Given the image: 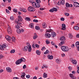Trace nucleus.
Returning <instances> with one entry per match:
<instances>
[{
  "label": "nucleus",
  "instance_id": "nucleus-1",
  "mask_svg": "<svg viewBox=\"0 0 79 79\" xmlns=\"http://www.w3.org/2000/svg\"><path fill=\"white\" fill-rule=\"evenodd\" d=\"M36 2L37 3V4L36 3L34 2H32L31 1H30V3H31L33 7L35 8H40V3L41 1L40 0H35Z\"/></svg>",
  "mask_w": 79,
  "mask_h": 79
},
{
  "label": "nucleus",
  "instance_id": "nucleus-2",
  "mask_svg": "<svg viewBox=\"0 0 79 79\" xmlns=\"http://www.w3.org/2000/svg\"><path fill=\"white\" fill-rule=\"evenodd\" d=\"M61 48L62 51L65 52H68V51H69V48H68V47L65 46H62L61 47Z\"/></svg>",
  "mask_w": 79,
  "mask_h": 79
},
{
  "label": "nucleus",
  "instance_id": "nucleus-3",
  "mask_svg": "<svg viewBox=\"0 0 79 79\" xmlns=\"http://www.w3.org/2000/svg\"><path fill=\"white\" fill-rule=\"evenodd\" d=\"M6 48V44H3L2 45H0V50H4Z\"/></svg>",
  "mask_w": 79,
  "mask_h": 79
},
{
  "label": "nucleus",
  "instance_id": "nucleus-4",
  "mask_svg": "<svg viewBox=\"0 0 79 79\" xmlns=\"http://www.w3.org/2000/svg\"><path fill=\"white\" fill-rule=\"evenodd\" d=\"M7 32L9 34H12V29L11 27L8 26L7 29Z\"/></svg>",
  "mask_w": 79,
  "mask_h": 79
},
{
  "label": "nucleus",
  "instance_id": "nucleus-5",
  "mask_svg": "<svg viewBox=\"0 0 79 79\" xmlns=\"http://www.w3.org/2000/svg\"><path fill=\"white\" fill-rule=\"evenodd\" d=\"M28 10L29 11H30V12H32V11H34L35 9L32 6L29 7L28 8Z\"/></svg>",
  "mask_w": 79,
  "mask_h": 79
},
{
  "label": "nucleus",
  "instance_id": "nucleus-6",
  "mask_svg": "<svg viewBox=\"0 0 79 79\" xmlns=\"http://www.w3.org/2000/svg\"><path fill=\"white\" fill-rule=\"evenodd\" d=\"M27 45L28 46V50L29 52H31L32 51V48H31V46L30 45L29 43H27Z\"/></svg>",
  "mask_w": 79,
  "mask_h": 79
},
{
  "label": "nucleus",
  "instance_id": "nucleus-7",
  "mask_svg": "<svg viewBox=\"0 0 79 79\" xmlns=\"http://www.w3.org/2000/svg\"><path fill=\"white\" fill-rule=\"evenodd\" d=\"M17 32L19 34H20L21 32H24V29L21 28V29H17L16 30Z\"/></svg>",
  "mask_w": 79,
  "mask_h": 79
},
{
  "label": "nucleus",
  "instance_id": "nucleus-8",
  "mask_svg": "<svg viewBox=\"0 0 79 79\" xmlns=\"http://www.w3.org/2000/svg\"><path fill=\"white\" fill-rule=\"evenodd\" d=\"M65 2H64V0H60V1L58 2V5H64Z\"/></svg>",
  "mask_w": 79,
  "mask_h": 79
},
{
  "label": "nucleus",
  "instance_id": "nucleus-9",
  "mask_svg": "<svg viewBox=\"0 0 79 79\" xmlns=\"http://www.w3.org/2000/svg\"><path fill=\"white\" fill-rule=\"evenodd\" d=\"M79 4L77 2H74L73 3V6H74V7H76V8H78L79 7Z\"/></svg>",
  "mask_w": 79,
  "mask_h": 79
},
{
  "label": "nucleus",
  "instance_id": "nucleus-10",
  "mask_svg": "<svg viewBox=\"0 0 79 79\" xmlns=\"http://www.w3.org/2000/svg\"><path fill=\"white\" fill-rule=\"evenodd\" d=\"M6 39L7 40V41H8L9 42V41H10L11 40V37L10 36L8 35H7L6 36Z\"/></svg>",
  "mask_w": 79,
  "mask_h": 79
},
{
  "label": "nucleus",
  "instance_id": "nucleus-11",
  "mask_svg": "<svg viewBox=\"0 0 79 79\" xmlns=\"http://www.w3.org/2000/svg\"><path fill=\"white\" fill-rule=\"evenodd\" d=\"M69 76L71 77V79H76L77 78L76 77L74 76L72 73L69 74Z\"/></svg>",
  "mask_w": 79,
  "mask_h": 79
},
{
  "label": "nucleus",
  "instance_id": "nucleus-12",
  "mask_svg": "<svg viewBox=\"0 0 79 79\" xmlns=\"http://www.w3.org/2000/svg\"><path fill=\"white\" fill-rule=\"evenodd\" d=\"M56 35V34L54 32H51V35L52 37H55Z\"/></svg>",
  "mask_w": 79,
  "mask_h": 79
},
{
  "label": "nucleus",
  "instance_id": "nucleus-13",
  "mask_svg": "<svg viewBox=\"0 0 79 79\" xmlns=\"http://www.w3.org/2000/svg\"><path fill=\"white\" fill-rule=\"evenodd\" d=\"M22 50L23 52H27L28 50V47L26 46H25L24 48H22Z\"/></svg>",
  "mask_w": 79,
  "mask_h": 79
},
{
  "label": "nucleus",
  "instance_id": "nucleus-14",
  "mask_svg": "<svg viewBox=\"0 0 79 79\" xmlns=\"http://www.w3.org/2000/svg\"><path fill=\"white\" fill-rule=\"evenodd\" d=\"M26 75V73H24V72L23 73H22V75L21 76V78H22V79H25V77Z\"/></svg>",
  "mask_w": 79,
  "mask_h": 79
},
{
  "label": "nucleus",
  "instance_id": "nucleus-15",
  "mask_svg": "<svg viewBox=\"0 0 79 79\" xmlns=\"http://www.w3.org/2000/svg\"><path fill=\"white\" fill-rule=\"evenodd\" d=\"M18 18H19V19L17 20V21H23V18H22V17H21V16H18Z\"/></svg>",
  "mask_w": 79,
  "mask_h": 79
},
{
  "label": "nucleus",
  "instance_id": "nucleus-16",
  "mask_svg": "<svg viewBox=\"0 0 79 79\" xmlns=\"http://www.w3.org/2000/svg\"><path fill=\"white\" fill-rule=\"evenodd\" d=\"M62 30H66V25L65 24H62Z\"/></svg>",
  "mask_w": 79,
  "mask_h": 79
},
{
  "label": "nucleus",
  "instance_id": "nucleus-17",
  "mask_svg": "<svg viewBox=\"0 0 79 79\" xmlns=\"http://www.w3.org/2000/svg\"><path fill=\"white\" fill-rule=\"evenodd\" d=\"M45 37L46 38H50L51 37V35L49 33H46L45 34Z\"/></svg>",
  "mask_w": 79,
  "mask_h": 79
},
{
  "label": "nucleus",
  "instance_id": "nucleus-18",
  "mask_svg": "<svg viewBox=\"0 0 79 79\" xmlns=\"http://www.w3.org/2000/svg\"><path fill=\"white\" fill-rule=\"evenodd\" d=\"M6 70L7 72L9 73H11V69L10 67H7L6 68Z\"/></svg>",
  "mask_w": 79,
  "mask_h": 79
},
{
  "label": "nucleus",
  "instance_id": "nucleus-19",
  "mask_svg": "<svg viewBox=\"0 0 79 79\" xmlns=\"http://www.w3.org/2000/svg\"><path fill=\"white\" fill-rule=\"evenodd\" d=\"M15 63L16 64H21V60L20 59L17 60L15 62Z\"/></svg>",
  "mask_w": 79,
  "mask_h": 79
},
{
  "label": "nucleus",
  "instance_id": "nucleus-20",
  "mask_svg": "<svg viewBox=\"0 0 79 79\" xmlns=\"http://www.w3.org/2000/svg\"><path fill=\"white\" fill-rule=\"evenodd\" d=\"M72 62L73 63V64H77V61L76 60H73L72 61Z\"/></svg>",
  "mask_w": 79,
  "mask_h": 79
},
{
  "label": "nucleus",
  "instance_id": "nucleus-21",
  "mask_svg": "<svg viewBox=\"0 0 79 79\" xmlns=\"http://www.w3.org/2000/svg\"><path fill=\"white\" fill-rule=\"evenodd\" d=\"M30 27L32 29H34V24L33 23H31L29 25Z\"/></svg>",
  "mask_w": 79,
  "mask_h": 79
},
{
  "label": "nucleus",
  "instance_id": "nucleus-22",
  "mask_svg": "<svg viewBox=\"0 0 79 79\" xmlns=\"http://www.w3.org/2000/svg\"><path fill=\"white\" fill-rule=\"evenodd\" d=\"M20 61H21V62L22 63V62H25L26 61V60L24 58L22 57L21 58V59H20Z\"/></svg>",
  "mask_w": 79,
  "mask_h": 79
},
{
  "label": "nucleus",
  "instance_id": "nucleus-23",
  "mask_svg": "<svg viewBox=\"0 0 79 79\" xmlns=\"http://www.w3.org/2000/svg\"><path fill=\"white\" fill-rule=\"evenodd\" d=\"M20 26H21V25L18 24L16 25L15 26V27L16 29H19V28H20Z\"/></svg>",
  "mask_w": 79,
  "mask_h": 79
},
{
  "label": "nucleus",
  "instance_id": "nucleus-24",
  "mask_svg": "<svg viewBox=\"0 0 79 79\" xmlns=\"http://www.w3.org/2000/svg\"><path fill=\"white\" fill-rule=\"evenodd\" d=\"M60 40L62 41V42L63 41L64 42V41L65 40V37L64 36H62L61 37Z\"/></svg>",
  "mask_w": 79,
  "mask_h": 79
},
{
  "label": "nucleus",
  "instance_id": "nucleus-25",
  "mask_svg": "<svg viewBox=\"0 0 79 79\" xmlns=\"http://www.w3.org/2000/svg\"><path fill=\"white\" fill-rule=\"evenodd\" d=\"M15 22L16 23H17V24H19V25H20V24H22V23H20V22L19 23V21H18V20L17 19L15 20Z\"/></svg>",
  "mask_w": 79,
  "mask_h": 79
},
{
  "label": "nucleus",
  "instance_id": "nucleus-26",
  "mask_svg": "<svg viewBox=\"0 0 79 79\" xmlns=\"http://www.w3.org/2000/svg\"><path fill=\"white\" fill-rule=\"evenodd\" d=\"M38 37V36L37 35L36 33H35L34 34V35L33 37V39H36V38H37Z\"/></svg>",
  "mask_w": 79,
  "mask_h": 79
},
{
  "label": "nucleus",
  "instance_id": "nucleus-27",
  "mask_svg": "<svg viewBox=\"0 0 79 79\" xmlns=\"http://www.w3.org/2000/svg\"><path fill=\"white\" fill-rule=\"evenodd\" d=\"M65 5L67 8H69V7H70V5L69 3L67 2L65 3Z\"/></svg>",
  "mask_w": 79,
  "mask_h": 79
},
{
  "label": "nucleus",
  "instance_id": "nucleus-28",
  "mask_svg": "<svg viewBox=\"0 0 79 79\" xmlns=\"http://www.w3.org/2000/svg\"><path fill=\"white\" fill-rule=\"evenodd\" d=\"M43 76L44 78H46V77H47V74L44 73L43 74Z\"/></svg>",
  "mask_w": 79,
  "mask_h": 79
},
{
  "label": "nucleus",
  "instance_id": "nucleus-29",
  "mask_svg": "<svg viewBox=\"0 0 79 79\" xmlns=\"http://www.w3.org/2000/svg\"><path fill=\"white\" fill-rule=\"evenodd\" d=\"M63 44H64V41H61L60 43L59 44V45L60 46H61V45H62Z\"/></svg>",
  "mask_w": 79,
  "mask_h": 79
},
{
  "label": "nucleus",
  "instance_id": "nucleus-30",
  "mask_svg": "<svg viewBox=\"0 0 79 79\" xmlns=\"http://www.w3.org/2000/svg\"><path fill=\"white\" fill-rule=\"evenodd\" d=\"M25 20L27 21H31V19L29 17H26L25 18Z\"/></svg>",
  "mask_w": 79,
  "mask_h": 79
},
{
  "label": "nucleus",
  "instance_id": "nucleus-31",
  "mask_svg": "<svg viewBox=\"0 0 79 79\" xmlns=\"http://www.w3.org/2000/svg\"><path fill=\"white\" fill-rule=\"evenodd\" d=\"M36 54L38 55H40V51L39 50H37L36 52Z\"/></svg>",
  "mask_w": 79,
  "mask_h": 79
},
{
  "label": "nucleus",
  "instance_id": "nucleus-32",
  "mask_svg": "<svg viewBox=\"0 0 79 79\" xmlns=\"http://www.w3.org/2000/svg\"><path fill=\"white\" fill-rule=\"evenodd\" d=\"M56 62L57 64H60V60L58 59H57L56 60Z\"/></svg>",
  "mask_w": 79,
  "mask_h": 79
},
{
  "label": "nucleus",
  "instance_id": "nucleus-33",
  "mask_svg": "<svg viewBox=\"0 0 79 79\" xmlns=\"http://www.w3.org/2000/svg\"><path fill=\"white\" fill-rule=\"evenodd\" d=\"M43 27L44 28H46L47 27V26H46V24L45 23H44L42 24Z\"/></svg>",
  "mask_w": 79,
  "mask_h": 79
},
{
  "label": "nucleus",
  "instance_id": "nucleus-34",
  "mask_svg": "<svg viewBox=\"0 0 79 79\" xmlns=\"http://www.w3.org/2000/svg\"><path fill=\"white\" fill-rule=\"evenodd\" d=\"M53 58V57L52 56V55L50 56L49 55V57H48V59H49L50 60H52Z\"/></svg>",
  "mask_w": 79,
  "mask_h": 79
},
{
  "label": "nucleus",
  "instance_id": "nucleus-35",
  "mask_svg": "<svg viewBox=\"0 0 79 79\" xmlns=\"http://www.w3.org/2000/svg\"><path fill=\"white\" fill-rule=\"evenodd\" d=\"M74 28L75 29V30L77 31V30H79V27H78V26H76L74 27Z\"/></svg>",
  "mask_w": 79,
  "mask_h": 79
},
{
  "label": "nucleus",
  "instance_id": "nucleus-36",
  "mask_svg": "<svg viewBox=\"0 0 79 79\" xmlns=\"http://www.w3.org/2000/svg\"><path fill=\"white\" fill-rule=\"evenodd\" d=\"M35 28L36 30H40V27L39 26H36Z\"/></svg>",
  "mask_w": 79,
  "mask_h": 79
},
{
  "label": "nucleus",
  "instance_id": "nucleus-37",
  "mask_svg": "<svg viewBox=\"0 0 79 79\" xmlns=\"http://www.w3.org/2000/svg\"><path fill=\"white\" fill-rule=\"evenodd\" d=\"M76 46L79 47V42L77 41L76 43Z\"/></svg>",
  "mask_w": 79,
  "mask_h": 79
},
{
  "label": "nucleus",
  "instance_id": "nucleus-38",
  "mask_svg": "<svg viewBox=\"0 0 79 79\" xmlns=\"http://www.w3.org/2000/svg\"><path fill=\"white\" fill-rule=\"evenodd\" d=\"M69 37L70 38V39H72L73 38V35H72V34H69Z\"/></svg>",
  "mask_w": 79,
  "mask_h": 79
},
{
  "label": "nucleus",
  "instance_id": "nucleus-39",
  "mask_svg": "<svg viewBox=\"0 0 79 79\" xmlns=\"http://www.w3.org/2000/svg\"><path fill=\"white\" fill-rule=\"evenodd\" d=\"M12 41H13V42H15V40H16V38H15L14 37H12Z\"/></svg>",
  "mask_w": 79,
  "mask_h": 79
},
{
  "label": "nucleus",
  "instance_id": "nucleus-40",
  "mask_svg": "<svg viewBox=\"0 0 79 79\" xmlns=\"http://www.w3.org/2000/svg\"><path fill=\"white\" fill-rule=\"evenodd\" d=\"M52 9L53 10V11H58V10L57 9V8H56L54 7L52 8Z\"/></svg>",
  "mask_w": 79,
  "mask_h": 79
},
{
  "label": "nucleus",
  "instance_id": "nucleus-41",
  "mask_svg": "<svg viewBox=\"0 0 79 79\" xmlns=\"http://www.w3.org/2000/svg\"><path fill=\"white\" fill-rule=\"evenodd\" d=\"M49 53V51L48 50H46V51L44 53V54H47Z\"/></svg>",
  "mask_w": 79,
  "mask_h": 79
},
{
  "label": "nucleus",
  "instance_id": "nucleus-42",
  "mask_svg": "<svg viewBox=\"0 0 79 79\" xmlns=\"http://www.w3.org/2000/svg\"><path fill=\"white\" fill-rule=\"evenodd\" d=\"M68 68L69 70V71H71L73 69L72 67L71 66H69L68 67Z\"/></svg>",
  "mask_w": 79,
  "mask_h": 79
},
{
  "label": "nucleus",
  "instance_id": "nucleus-43",
  "mask_svg": "<svg viewBox=\"0 0 79 79\" xmlns=\"http://www.w3.org/2000/svg\"><path fill=\"white\" fill-rule=\"evenodd\" d=\"M15 52V51L14 50H12L10 51L11 53H14Z\"/></svg>",
  "mask_w": 79,
  "mask_h": 79
},
{
  "label": "nucleus",
  "instance_id": "nucleus-44",
  "mask_svg": "<svg viewBox=\"0 0 79 79\" xmlns=\"http://www.w3.org/2000/svg\"><path fill=\"white\" fill-rule=\"evenodd\" d=\"M14 12L15 13H17L18 12V10H17V9H14L13 10Z\"/></svg>",
  "mask_w": 79,
  "mask_h": 79
},
{
  "label": "nucleus",
  "instance_id": "nucleus-45",
  "mask_svg": "<svg viewBox=\"0 0 79 79\" xmlns=\"http://www.w3.org/2000/svg\"><path fill=\"white\" fill-rule=\"evenodd\" d=\"M33 22H35V23H38L39 21L38 20L34 19L33 20Z\"/></svg>",
  "mask_w": 79,
  "mask_h": 79
},
{
  "label": "nucleus",
  "instance_id": "nucleus-46",
  "mask_svg": "<svg viewBox=\"0 0 79 79\" xmlns=\"http://www.w3.org/2000/svg\"><path fill=\"white\" fill-rule=\"evenodd\" d=\"M64 15L66 16H69V14L68 13H64Z\"/></svg>",
  "mask_w": 79,
  "mask_h": 79
},
{
  "label": "nucleus",
  "instance_id": "nucleus-47",
  "mask_svg": "<svg viewBox=\"0 0 79 79\" xmlns=\"http://www.w3.org/2000/svg\"><path fill=\"white\" fill-rule=\"evenodd\" d=\"M22 11L26 13V12H27V10L25 9H23V10H22Z\"/></svg>",
  "mask_w": 79,
  "mask_h": 79
},
{
  "label": "nucleus",
  "instance_id": "nucleus-48",
  "mask_svg": "<svg viewBox=\"0 0 79 79\" xmlns=\"http://www.w3.org/2000/svg\"><path fill=\"white\" fill-rule=\"evenodd\" d=\"M46 43L47 44H50V42L48 40H46Z\"/></svg>",
  "mask_w": 79,
  "mask_h": 79
},
{
  "label": "nucleus",
  "instance_id": "nucleus-49",
  "mask_svg": "<svg viewBox=\"0 0 79 79\" xmlns=\"http://www.w3.org/2000/svg\"><path fill=\"white\" fill-rule=\"evenodd\" d=\"M50 12H51V13H53L54 12L53 10L52 9H51L50 10H49Z\"/></svg>",
  "mask_w": 79,
  "mask_h": 79
},
{
  "label": "nucleus",
  "instance_id": "nucleus-50",
  "mask_svg": "<svg viewBox=\"0 0 79 79\" xmlns=\"http://www.w3.org/2000/svg\"><path fill=\"white\" fill-rule=\"evenodd\" d=\"M6 11L8 14L10 13V11H9V10H8V9H6Z\"/></svg>",
  "mask_w": 79,
  "mask_h": 79
},
{
  "label": "nucleus",
  "instance_id": "nucleus-51",
  "mask_svg": "<svg viewBox=\"0 0 79 79\" xmlns=\"http://www.w3.org/2000/svg\"><path fill=\"white\" fill-rule=\"evenodd\" d=\"M27 78V79H29V78H30V75H27L26 76Z\"/></svg>",
  "mask_w": 79,
  "mask_h": 79
},
{
  "label": "nucleus",
  "instance_id": "nucleus-52",
  "mask_svg": "<svg viewBox=\"0 0 79 79\" xmlns=\"http://www.w3.org/2000/svg\"><path fill=\"white\" fill-rule=\"evenodd\" d=\"M10 19L11 20H13L14 19V17H13V16L10 17Z\"/></svg>",
  "mask_w": 79,
  "mask_h": 79
},
{
  "label": "nucleus",
  "instance_id": "nucleus-53",
  "mask_svg": "<svg viewBox=\"0 0 79 79\" xmlns=\"http://www.w3.org/2000/svg\"><path fill=\"white\" fill-rule=\"evenodd\" d=\"M43 66L44 68H48V66L46 65H43Z\"/></svg>",
  "mask_w": 79,
  "mask_h": 79
},
{
  "label": "nucleus",
  "instance_id": "nucleus-54",
  "mask_svg": "<svg viewBox=\"0 0 79 79\" xmlns=\"http://www.w3.org/2000/svg\"><path fill=\"white\" fill-rule=\"evenodd\" d=\"M26 68V65L25 64L23 66V69H25Z\"/></svg>",
  "mask_w": 79,
  "mask_h": 79
},
{
  "label": "nucleus",
  "instance_id": "nucleus-55",
  "mask_svg": "<svg viewBox=\"0 0 79 79\" xmlns=\"http://www.w3.org/2000/svg\"><path fill=\"white\" fill-rule=\"evenodd\" d=\"M35 47H36L37 48H39V45L38 44H36L35 45Z\"/></svg>",
  "mask_w": 79,
  "mask_h": 79
},
{
  "label": "nucleus",
  "instance_id": "nucleus-56",
  "mask_svg": "<svg viewBox=\"0 0 79 79\" xmlns=\"http://www.w3.org/2000/svg\"><path fill=\"white\" fill-rule=\"evenodd\" d=\"M45 50V47H43L41 49V50H42V51H43V50Z\"/></svg>",
  "mask_w": 79,
  "mask_h": 79
},
{
  "label": "nucleus",
  "instance_id": "nucleus-57",
  "mask_svg": "<svg viewBox=\"0 0 79 79\" xmlns=\"http://www.w3.org/2000/svg\"><path fill=\"white\" fill-rule=\"evenodd\" d=\"M60 20L61 21H64V18H62L60 19Z\"/></svg>",
  "mask_w": 79,
  "mask_h": 79
},
{
  "label": "nucleus",
  "instance_id": "nucleus-58",
  "mask_svg": "<svg viewBox=\"0 0 79 79\" xmlns=\"http://www.w3.org/2000/svg\"><path fill=\"white\" fill-rule=\"evenodd\" d=\"M61 56L63 57H64L65 56V54H64V53H63V54H61Z\"/></svg>",
  "mask_w": 79,
  "mask_h": 79
},
{
  "label": "nucleus",
  "instance_id": "nucleus-59",
  "mask_svg": "<svg viewBox=\"0 0 79 79\" xmlns=\"http://www.w3.org/2000/svg\"><path fill=\"white\" fill-rule=\"evenodd\" d=\"M3 56L2 55H0V59L2 58H3Z\"/></svg>",
  "mask_w": 79,
  "mask_h": 79
},
{
  "label": "nucleus",
  "instance_id": "nucleus-60",
  "mask_svg": "<svg viewBox=\"0 0 79 79\" xmlns=\"http://www.w3.org/2000/svg\"><path fill=\"white\" fill-rule=\"evenodd\" d=\"M4 70L2 69L0 70V73H2V72H3Z\"/></svg>",
  "mask_w": 79,
  "mask_h": 79
},
{
  "label": "nucleus",
  "instance_id": "nucleus-61",
  "mask_svg": "<svg viewBox=\"0 0 79 79\" xmlns=\"http://www.w3.org/2000/svg\"><path fill=\"white\" fill-rule=\"evenodd\" d=\"M76 37L77 38H79V34H77L76 35Z\"/></svg>",
  "mask_w": 79,
  "mask_h": 79
},
{
  "label": "nucleus",
  "instance_id": "nucleus-62",
  "mask_svg": "<svg viewBox=\"0 0 79 79\" xmlns=\"http://www.w3.org/2000/svg\"><path fill=\"white\" fill-rule=\"evenodd\" d=\"M51 31H52V30H47V31L48 32H51Z\"/></svg>",
  "mask_w": 79,
  "mask_h": 79
},
{
  "label": "nucleus",
  "instance_id": "nucleus-63",
  "mask_svg": "<svg viewBox=\"0 0 79 79\" xmlns=\"http://www.w3.org/2000/svg\"><path fill=\"white\" fill-rule=\"evenodd\" d=\"M8 9L9 10H11V7L9 6L8 7Z\"/></svg>",
  "mask_w": 79,
  "mask_h": 79
},
{
  "label": "nucleus",
  "instance_id": "nucleus-64",
  "mask_svg": "<svg viewBox=\"0 0 79 79\" xmlns=\"http://www.w3.org/2000/svg\"><path fill=\"white\" fill-rule=\"evenodd\" d=\"M77 48V49L78 51H79V46L78 47H76Z\"/></svg>",
  "mask_w": 79,
  "mask_h": 79
}]
</instances>
